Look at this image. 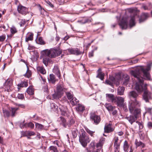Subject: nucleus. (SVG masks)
<instances>
[{
	"mask_svg": "<svg viewBox=\"0 0 152 152\" xmlns=\"http://www.w3.org/2000/svg\"><path fill=\"white\" fill-rule=\"evenodd\" d=\"M140 105L139 102L135 99L134 101H131L129 102L128 106L129 110L130 113L134 115H131L129 116L126 117V118L131 124L136 122L138 118V115L140 113V109L136 108L137 107L140 106Z\"/></svg>",
	"mask_w": 152,
	"mask_h": 152,
	"instance_id": "1",
	"label": "nucleus"
},
{
	"mask_svg": "<svg viewBox=\"0 0 152 152\" xmlns=\"http://www.w3.org/2000/svg\"><path fill=\"white\" fill-rule=\"evenodd\" d=\"M62 51L57 49L52 48L50 50H45L42 51L41 53L42 55L48 56L51 58H55L61 53Z\"/></svg>",
	"mask_w": 152,
	"mask_h": 152,
	"instance_id": "2",
	"label": "nucleus"
},
{
	"mask_svg": "<svg viewBox=\"0 0 152 152\" xmlns=\"http://www.w3.org/2000/svg\"><path fill=\"white\" fill-rule=\"evenodd\" d=\"M64 89L62 86L58 85L56 88V91L52 95L53 99H57L60 98L64 94Z\"/></svg>",
	"mask_w": 152,
	"mask_h": 152,
	"instance_id": "3",
	"label": "nucleus"
},
{
	"mask_svg": "<svg viewBox=\"0 0 152 152\" xmlns=\"http://www.w3.org/2000/svg\"><path fill=\"white\" fill-rule=\"evenodd\" d=\"M90 141V140L85 132H82L79 137V141L84 147H85Z\"/></svg>",
	"mask_w": 152,
	"mask_h": 152,
	"instance_id": "4",
	"label": "nucleus"
},
{
	"mask_svg": "<svg viewBox=\"0 0 152 152\" xmlns=\"http://www.w3.org/2000/svg\"><path fill=\"white\" fill-rule=\"evenodd\" d=\"M90 118L91 121L96 125L98 124L101 120L100 116L97 115L94 112L90 113Z\"/></svg>",
	"mask_w": 152,
	"mask_h": 152,
	"instance_id": "5",
	"label": "nucleus"
},
{
	"mask_svg": "<svg viewBox=\"0 0 152 152\" xmlns=\"http://www.w3.org/2000/svg\"><path fill=\"white\" fill-rule=\"evenodd\" d=\"M124 98L120 96H115L114 104L120 107H124Z\"/></svg>",
	"mask_w": 152,
	"mask_h": 152,
	"instance_id": "6",
	"label": "nucleus"
},
{
	"mask_svg": "<svg viewBox=\"0 0 152 152\" xmlns=\"http://www.w3.org/2000/svg\"><path fill=\"white\" fill-rule=\"evenodd\" d=\"M17 10L19 13L24 15L29 13L28 8L21 5L18 6Z\"/></svg>",
	"mask_w": 152,
	"mask_h": 152,
	"instance_id": "7",
	"label": "nucleus"
},
{
	"mask_svg": "<svg viewBox=\"0 0 152 152\" xmlns=\"http://www.w3.org/2000/svg\"><path fill=\"white\" fill-rule=\"evenodd\" d=\"M143 126L142 123L137 121H136V123L133 125V128L134 130L137 131L141 132L140 130L143 128Z\"/></svg>",
	"mask_w": 152,
	"mask_h": 152,
	"instance_id": "8",
	"label": "nucleus"
},
{
	"mask_svg": "<svg viewBox=\"0 0 152 152\" xmlns=\"http://www.w3.org/2000/svg\"><path fill=\"white\" fill-rule=\"evenodd\" d=\"M119 25L122 29H126L128 26V22L127 20L123 18L119 23Z\"/></svg>",
	"mask_w": 152,
	"mask_h": 152,
	"instance_id": "9",
	"label": "nucleus"
},
{
	"mask_svg": "<svg viewBox=\"0 0 152 152\" xmlns=\"http://www.w3.org/2000/svg\"><path fill=\"white\" fill-rule=\"evenodd\" d=\"M12 85V83L11 80H7L5 82L4 87L5 89V91H9V90H10V88Z\"/></svg>",
	"mask_w": 152,
	"mask_h": 152,
	"instance_id": "10",
	"label": "nucleus"
},
{
	"mask_svg": "<svg viewBox=\"0 0 152 152\" xmlns=\"http://www.w3.org/2000/svg\"><path fill=\"white\" fill-rule=\"evenodd\" d=\"M112 124L110 123L106 124L104 127V132L106 133H110L113 132L114 129L112 127Z\"/></svg>",
	"mask_w": 152,
	"mask_h": 152,
	"instance_id": "11",
	"label": "nucleus"
},
{
	"mask_svg": "<svg viewBox=\"0 0 152 152\" xmlns=\"http://www.w3.org/2000/svg\"><path fill=\"white\" fill-rule=\"evenodd\" d=\"M106 97L108 102L114 103L115 98V96L114 95L112 94H106Z\"/></svg>",
	"mask_w": 152,
	"mask_h": 152,
	"instance_id": "12",
	"label": "nucleus"
},
{
	"mask_svg": "<svg viewBox=\"0 0 152 152\" xmlns=\"http://www.w3.org/2000/svg\"><path fill=\"white\" fill-rule=\"evenodd\" d=\"M149 15L147 13H142L139 19V22H142L145 20L148 17Z\"/></svg>",
	"mask_w": 152,
	"mask_h": 152,
	"instance_id": "13",
	"label": "nucleus"
},
{
	"mask_svg": "<svg viewBox=\"0 0 152 152\" xmlns=\"http://www.w3.org/2000/svg\"><path fill=\"white\" fill-rule=\"evenodd\" d=\"M59 109L61 112V114L64 116H66L67 115L68 110L65 106H61L59 107Z\"/></svg>",
	"mask_w": 152,
	"mask_h": 152,
	"instance_id": "14",
	"label": "nucleus"
},
{
	"mask_svg": "<svg viewBox=\"0 0 152 152\" xmlns=\"http://www.w3.org/2000/svg\"><path fill=\"white\" fill-rule=\"evenodd\" d=\"M68 50L72 54L79 55L81 53V52L77 48L69 49H68Z\"/></svg>",
	"mask_w": 152,
	"mask_h": 152,
	"instance_id": "15",
	"label": "nucleus"
},
{
	"mask_svg": "<svg viewBox=\"0 0 152 152\" xmlns=\"http://www.w3.org/2000/svg\"><path fill=\"white\" fill-rule=\"evenodd\" d=\"M58 107L57 105L55 103H52L50 104V110L51 111H58Z\"/></svg>",
	"mask_w": 152,
	"mask_h": 152,
	"instance_id": "16",
	"label": "nucleus"
},
{
	"mask_svg": "<svg viewBox=\"0 0 152 152\" xmlns=\"http://www.w3.org/2000/svg\"><path fill=\"white\" fill-rule=\"evenodd\" d=\"M129 80V77L127 74H124L123 75L122 80L124 85H126Z\"/></svg>",
	"mask_w": 152,
	"mask_h": 152,
	"instance_id": "17",
	"label": "nucleus"
},
{
	"mask_svg": "<svg viewBox=\"0 0 152 152\" xmlns=\"http://www.w3.org/2000/svg\"><path fill=\"white\" fill-rule=\"evenodd\" d=\"M104 106L109 112L113 111L115 108V106H113L111 104L108 103H106Z\"/></svg>",
	"mask_w": 152,
	"mask_h": 152,
	"instance_id": "18",
	"label": "nucleus"
},
{
	"mask_svg": "<svg viewBox=\"0 0 152 152\" xmlns=\"http://www.w3.org/2000/svg\"><path fill=\"white\" fill-rule=\"evenodd\" d=\"M121 142V141L120 142H114V146L115 149V152H119L120 145Z\"/></svg>",
	"mask_w": 152,
	"mask_h": 152,
	"instance_id": "19",
	"label": "nucleus"
},
{
	"mask_svg": "<svg viewBox=\"0 0 152 152\" xmlns=\"http://www.w3.org/2000/svg\"><path fill=\"white\" fill-rule=\"evenodd\" d=\"M124 88L123 87H119L117 89V94L119 95H122L124 94Z\"/></svg>",
	"mask_w": 152,
	"mask_h": 152,
	"instance_id": "20",
	"label": "nucleus"
},
{
	"mask_svg": "<svg viewBox=\"0 0 152 152\" xmlns=\"http://www.w3.org/2000/svg\"><path fill=\"white\" fill-rule=\"evenodd\" d=\"M33 34L31 33H28L26 37L25 41L28 42L29 41H32L33 39Z\"/></svg>",
	"mask_w": 152,
	"mask_h": 152,
	"instance_id": "21",
	"label": "nucleus"
},
{
	"mask_svg": "<svg viewBox=\"0 0 152 152\" xmlns=\"http://www.w3.org/2000/svg\"><path fill=\"white\" fill-rule=\"evenodd\" d=\"M53 72L56 74L57 76L58 77H60L61 76V74L57 66H54L53 70Z\"/></svg>",
	"mask_w": 152,
	"mask_h": 152,
	"instance_id": "22",
	"label": "nucleus"
},
{
	"mask_svg": "<svg viewBox=\"0 0 152 152\" xmlns=\"http://www.w3.org/2000/svg\"><path fill=\"white\" fill-rule=\"evenodd\" d=\"M129 96L130 98L133 97L134 98H136L138 96V94L134 91H130L129 94Z\"/></svg>",
	"mask_w": 152,
	"mask_h": 152,
	"instance_id": "23",
	"label": "nucleus"
},
{
	"mask_svg": "<svg viewBox=\"0 0 152 152\" xmlns=\"http://www.w3.org/2000/svg\"><path fill=\"white\" fill-rule=\"evenodd\" d=\"M58 121L60 122L61 124H62L63 126L65 127H66V120L63 117H60L58 118Z\"/></svg>",
	"mask_w": 152,
	"mask_h": 152,
	"instance_id": "24",
	"label": "nucleus"
},
{
	"mask_svg": "<svg viewBox=\"0 0 152 152\" xmlns=\"http://www.w3.org/2000/svg\"><path fill=\"white\" fill-rule=\"evenodd\" d=\"M76 109L78 112H83L85 110V107L82 105L79 104L76 107Z\"/></svg>",
	"mask_w": 152,
	"mask_h": 152,
	"instance_id": "25",
	"label": "nucleus"
},
{
	"mask_svg": "<svg viewBox=\"0 0 152 152\" xmlns=\"http://www.w3.org/2000/svg\"><path fill=\"white\" fill-rule=\"evenodd\" d=\"M50 78L48 79V80L50 82H51L53 83H54L56 81V78L55 76L53 74L50 75Z\"/></svg>",
	"mask_w": 152,
	"mask_h": 152,
	"instance_id": "26",
	"label": "nucleus"
},
{
	"mask_svg": "<svg viewBox=\"0 0 152 152\" xmlns=\"http://www.w3.org/2000/svg\"><path fill=\"white\" fill-rule=\"evenodd\" d=\"M105 140L104 138H102L99 141V143L96 145V147L97 148L101 147L103 145Z\"/></svg>",
	"mask_w": 152,
	"mask_h": 152,
	"instance_id": "27",
	"label": "nucleus"
},
{
	"mask_svg": "<svg viewBox=\"0 0 152 152\" xmlns=\"http://www.w3.org/2000/svg\"><path fill=\"white\" fill-rule=\"evenodd\" d=\"M42 56L44 58L43 59V63L46 66H47L48 64V61L49 60V58L48 56H45L42 54Z\"/></svg>",
	"mask_w": 152,
	"mask_h": 152,
	"instance_id": "28",
	"label": "nucleus"
},
{
	"mask_svg": "<svg viewBox=\"0 0 152 152\" xmlns=\"http://www.w3.org/2000/svg\"><path fill=\"white\" fill-rule=\"evenodd\" d=\"M123 148L124 151L125 152H127L128 151L129 145L127 141L126 140H125L124 142Z\"/></svg>",
	"mask_w": 152,
	"mask_h": 152,
	"instance_id": "29",
	"label": "nucleus"
},
{
	"mask_svg": "<svg viewBox=\"0 0 152 152\" xmlns=\"http://www.w3.org/2000/svg\"><path fill=\"white\" fill-rule=\"evenodd\" d=\"M37 69L38 71L42 74H44L46 73V71L43 67L39 66L37 68Z\"/></svg>",
	"mask_w": 152,
	"mask_h": 152,
	"instance_id": "30",
	"label": "nucleus"
},
{
	"mask_svg": "<svg viewBox=\"0 0 152 152\" xmlns=\"http://www.w3.org/2000/svg\"><path fill=\"white\" fill-rule=\"evenodd\" d=\"M135 144L136 145V147L141 146L143 148L144 147V145L143 143H142L141 141H138V140L137 139H136L135 140Z\"/></svg>",
	"mask_w": 152,
	"mask_h": 152,
	"instance_id": "31",
	"label": "nucleus"
},
{
	"mask_svg": "<svg viewBox=\"0 0 152 152\" xmlns=\"http://www.w3.org/2000/svg\"><path fill=\"white\" fill-rule=\"evenodd\" d=\"M28 85V82L27 81H22L20 83L18 84V87H26Z\"/></svg>",
	"mask_w": 152,
	"mask_h": 152,
	"instance_id": "32",
	"label": "nucleus"
},
{
	"mask_svg": "<svg viewBox=\"0 0 152 152\" xmlns=\"http://www.w3.org/2000/svg\"><path fill=\"white\" fill-rule=\"evenodd\" d=\"M79 101L75 97H73L72 98V100L70 101V103L73 105H75L77 104Z\"/></svg>",
	"mask_w": 152,
	"mask_h": 152,
	"instance_id": "33",
	"label": "nucleus"
},
{
	"mask_svg": "<svg viewBox=\"0 0 152 152\" xmlns=\"http://www.w3.org/2000/svg\"><path fill=\"white\" fill-rule=\"evenodd\" d=\"M104 74L102 72H99L98 73L97 75L96 76L97 77L100 78L101 80H103L104 79Z\"/></svg>",
	"mask_w": 152,
	"mask_h": 152,
	"instance_id": "34",
	"label": "nucleus"
},
{
	"mask_svg": "<svg viewBox=\"0 0 152 152\" xmlns=\"http://www.w3.org/2000/svg\"><path fill=\"white\" fill-rule=\"evenodd\" d=\"M27 92L30 95H32L34 94V91L32 87H29L27 90Z\"/></svg>",
	"mask_w": 152,
	"mask_h": 152,
	"instance_id": "35",
	"label": "nucleus"
},
{
	"mask_svg": "<svg viewBox=\"0 0 152 152\" xmlns=\"http://www.w3.org/2000/svg\"><path fill=\"white\" fill-rule=\"evenodd\" d=\"M18 109V108H11V115L12 117H14L15 115L16 112Z\"/></svg>",
	"mask_w": 152,
	"mask_h": 152,
	"instance_id": "36",
	"label": "nucleus"
},
{
	"mask_svg": "<svg viewBox=\"0 0 152 152\" xmlns=\"http://www.w3.org/2000/svg\"><path fill=\"white\" fill-rule=\"evenodd\" d=\"M49 152H58L57 148L54 146H51L49 148Z\"/></svg>",
	"mask_w": 152,
	"mask_h": 152,
	"instance_id": "37",
	"label": "nucleus"
},
{
	"mask_svg": "<svg viewBox=\"0 0 152 152\" xmlns=\"http://www.w3.org/2000/svg\"><path fill=\"white\" fill-rule=\"evenodd\" d=\"M66 94L69 99H72L73 96V93L72 92H66Z\"/></svg>",
	"mask_w": 152,
	"mask_h": 152,
	"instance_id": "38",
	"label": "nucleus"
},
{
	"mask_svg": "<svg viewBox=\"0 0 152 152\" xmlns=\"http://www.w3.org/2000/svg\"><path fill=\"white\" fill-rule=\"evenodd\" d=\"M135 17L132 16L130 21L129 24L131 26H133L134 25Z\"/></svg>",
	"mask_w": 152,
	"mask_h": 152,
	"instance_id": "39",
	"label": "nucleus"
},
{
	"mask_svg": "<svg viewBox=\"0 0 152 152\" xmlns=\"http://www.w3.org/2000/svg\"><path fill=\"white\" fill-rule=\"evenodd\" d=\"M10 31L11 33L12 34H14L17 32V31L16 29L14 26H12L10 28Z\"/></svg>",
	"mask_w": 152,
	"mask_h": 152,
	"instance_id": "40",
	"label": "nucleus"
},
{
	"mask_svg": "<svg viewBox=\"0 0 152 152\" xmlns=\"http://www.w3.org/2000/svg\"><path fill=\"white\" fill-rule=\"evenodd\" d=\"M4 115L5 116L8 117L10 115V113L8 111L6 110H3Z\"/></svg>",
	"mask_w": 152,
	"mask_h": 152,
	"instance_id": "41",
	"label": "nucleus"
},
{
	"mask_svg": "<svg viewBox=\"0 0 152 152\" xmlns=\"http://www.w3.org/2000/svg\"><path fill=\"white\" fill-rule=\"evenodd\" d=\"M97 47L96 48L94 49L91 52H90L89 53L88 56L89 57H91L93 56L94 52L95 50H97Z\"/></svg>",
	"mask_w": 152,
	"mask_h": 152,
	"instance_id": "42",
	"label": "nucleus"
},
{
	"mask_svg": "<svg viewBox=\"0 0 152 152\" xmlns=\"http://www.w3.org/2000/svg\"><path fill=\"white\" fill-rule=\"evenodd\" d=\"M35 126L37 128L40 129H42L44 127L42 125L38 123H36Z\"/></svg>",
	"mask_w": 152,
	"mask_h": 152,
	"instance_id": "43",
	"label": "nucleus"
},
{
	"mask_svg": "<svg viewBox=\"0 0 152 152\" xmlns=\"http://www.w3.org/2000/svg\"><path fill=\"white\" fill-rule=\"evenodd\" d=\"M86 132L88 133L91 136H92L93 134L94 133V132L88 129H86Z\"/></svg>",
	"mask_w": 152,
	"mask_h": 152,
	"instance_id": "44",
	"label": "nucleus"
},
{
	"mask_svg": "<svg viewBox=\"0 0 152 152\" xmlns=\"http://www.w3.org/2000/svg\"><path fill=\"white\" fill-rule=\"evenodd\" d=\"M77 130L76 129H74V130H72V133L74 137H76L77 136Z\"/></svg>",
	"mask_w": 152,
	"mask_h": 152,
	"instance_id": "45",
	"label": "nucleus"
},
{
	"mask_svg": "<svg viewBox=\"0 0 152 152\" xmlns=\"http://www.w3.org/2000/svg\"><path fill=\"white\" fill-rule=\"evenodd\" d=\"M31 75V72L30 71H27L25 75V77L29 78Z\"/></svg>",
	"mask_w": 152,
	"mask_h": 152,
	"instance_id": "46",
	"label": "nucleus"
},
{
	"mask_svg": "<svg viewBox=\"0 0 152 152\" xmlns=\"http://www.w3.org/2000/svg\"><path fill=\"white\" fill-rule=\"evenodd\" d=\"M28 133V136H33L35 135V133L32 131H27Z\"/></svg>",
	"mask_w": 152,
	"mask_h": 152,
	"instance_id": "47",
	"label": "nucleus"
},
{
	"mask_svg": "<svg viewBox=\"0 0 152 152\" xmlns=\"http://www.w3.org/2000/svg\"><path fill=\"white\" fill-rule=\"evenodd\" d=\"M39 43L42 45H44L45 44V43L41 37H40L39 38Z\"/></svg>",
	"mask_w": 152,
	"mask_h": 152,
	"instance_id": "48",
	"label": "nucleus"
},
{
	"mask_svg": "<svg viewBox=\"0 0 152 152\" xmlns=\"http://www.w3.org/2000/svg\"><path fill=\"white\" fill-rule=\"evenodd\" d=\"M17 97L20 99H23L24 98L23 95L22 94H18Z\"/></svg>",
	"mask_w": 152,
	"mask_h": 152,
	"instance_id": "49",
	"label": "nucleus"
},
{
	"mask_svg": "<svg viewBox=\"0 0 152 152\" xmlns=\"http://www.w3.org/2000/svg\"><path fill=\"white\" fill-rule=\"evenodd\" d=\"M6 38V36L3 35L1 36H0V42L4 41Z\"/></svg>",
	"mask_w": 152,
	"mask_h": 152,
	"instance_id": "50",
	"label": "nucleus"
},
{
	"mask_svg": "<svg viewBox=\"0 0 152 152\" xmlns=\"http://www.w3.org/2000/svg\"><path fill=\"white\" fill-rule=\"evenodd\" d=\"M91 21V20L88 19H86L83 21V23H87L90 22Z\"/></svg>",
	"mask_w": 152,
	"mask_h": 152,
	"instance_id": "51",
	"label": "nucleus"
},
{
	"mask_svg": "<svg viewBox=\"0 0 152 152\" xmlns=\"http://www.w3.org/2000/svg\"><path fill=\"white\" fill-rule=\"evenodd\" d=\"M28 126L30 127L31 129L34 128V125L31 122L29 123L28 124Z\"/></svg>",
	"mask_w": 152,
	"mask_h": 152,
	"instance_id": "52",
	"label": "nucleus"
},
{
	"mask_svg": "<svg viewBox=\"0 0 152 152\" xmlns=\"http://www.w3.org/2000/svg\"><path fill=\"white\" fill-rule=\"evenodd\" d=\"M15 104L16 106H17L22 108H24L25 107V106L23 104H20L18 103H15Z\"/></svg>",
	"mask_w": 152,
	"mask_h": 152,
	"instance_id": "53",
	"label": "nucleus"
},
{
	"mask_svg": "<svg viewBox=\"0 0 152 152\" xmlns=\"http://www.w3.org/2000/svg\"><path fill=\"white\" fill-rule=\"evenodd\" d=\"M22 135L21 137L27 136H28L27 131H26V132H23L22 133Z\"/></svg>",
	"mask_w": 152,
	"mask_h": 152,
	"instance_id": "54",
	"label": "nucleus"
},
{
	"mask_svg": "<svg viewBox=\"0 0 152 152\" xmlns=\"http://www.w3.org/2000/svg\"><path fill=\"white\" fill-rule=\"evenodd\" d=\"M25 23V21L24 20H22L20 23V24L21 26H23Z\"/></svg>",
	"mask_w": 152,
	"mask_h": 152,
	"instance_id": "55",
	"label": "nucleus"
},
{
	"mask_svg": "<svg viewBox=\"0 0 152 152\" xmlns=\"http://www.w3.org/2000/svg\"><path fill=\"white\" fill-rule=\"evenodd\" d=\"M105 82L107 83V84H109L111 86H113L112 82L110 80H106L105 81Z\"/></svg>",
	"mask_w": 152,
	"mask_h": 152,
	"instance_id": "56",
	"label": "nucleus"
},
{
	"mask_svg": "<svg viewBox=\"0 0 152 152\" xmlns=\"http://www.w3.org/2000/svg\"><path fill=\"white\" fill-rule=\"evenodd\" d=\"M90 146L92 148H94L95 146V144L94 142H91Z\"/></svg>",
	"mask_w": 152,
	"mask_h": 152,
	"instance_id": "57",
	"label": "nucleus"
},
{
	"mask_svg": "<svg viewBox=\"0 0 152 152\" xmlns=\"http://www.w3.org/2000/svg\"><path fill=\"white\" fill-rule=\"evenodd\" d=\"M147 126L149 128H152V122H148L147 124Z\"/></svg>",
	"mask_w": 152,
	"mask_h": 152,
	"instance_id": "58",
	"label": "nucleus"
},
{
	"mask_svg": "<svg viewBox=\"0 0 152 152\" xmlns=\"http://www.w3.org/2000/svg\"><path fill=\"white\" fill-rule=\"evenodd\" d=\"M114 142H118L119 138L117 136H115L114 139Z\"/></svg>",
	"mask_w": 152,
	"mask_h": 152,
	"instance_id": "59",
	"label": "nucleus"
},
{
	"mask_svg": "<svg viewBox=\"0 0 152 152\" xmlns=\"http://www.w3.org/2000/svg\"><path fill=\"white\" fill-rule=\"evenodd\" d=\"M142 8L145 10H149L148 7L146 5H143L142 6Z\"/></svg>",
	"mask_w": 152,
	"mask_h": 152,
	"instance_id": "60",
	"label": "nucleus"
},
{
	"mask_svg": "<svg viewBox=\"0 0 152 152\" xmlns=\"http://www.w3.org/2000/svg\"><path fill=\"white\" fill-rule=\"evenodd\" d=\"M118 135L120 136H122L124 134V133L122 131L119 132H117Z\"/></svg>",
	"mask_w": 152,
	"mask_h": 152,
	"instance_id": "61",
	"label": "nucleus"
},
{
	"mask_svg": "<svg viewBox=\"0 0 152 152\" xmlns=\"http://www.w3.org/2000/svg\"><path fill=\"white\" fill-rule=\"evenodd\" d=\"M54 144H56L58 146H59V143L57 141H54L53 142Z\"/></svg>",
	"mask_w": 152,
	"mask_h": 152,
	"instance_id": "62",
	"label": "nucleus"
},
{
	"mask_svg": "<svg viewBox=\"0 0 152 152\" xmlns=\"http://www.w3.org/2000/svg\"><path fill=\"white\" fill-rule=\"evenodd\" d=\"M113 111L112 114L113 115H116L117 113V110H115V109Z\"/></svg>",
	"mask_w": 152,
	"mask_h": 152,
	"instance_id": "63",
	"label": "nucleus"
},
{
	"mask_svg": "<svg viewBox=\"0 0 152 152\" xmlns=\"http://www.w3.org/2000/svg\"><path fill=\"white\" fill-rule=\"evenodd\" d=\"M47 3L51 7H53V5L49 1H47Z\"/></svg>",
	"mask_w": 152,
	"mask_h": 152,
	"instance_id": "64",
	"label": "nucleus"
}]
</instances>
